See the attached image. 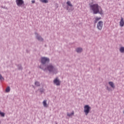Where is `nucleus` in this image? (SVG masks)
Segmentation results:
<instances>
[{
    "instance_id": "nucleus-16",
    "label": "nucleus",
    "mask_w": 124,
    "mask_h": 124,
    "mask_svg": "<svg viewBox=\"0 0 124 124\" xmlns=\"http://www.w3.org/2000/svg\"><path fill=\"white\" fill-rule=\"evenodd\" d=\"M120 51L121 53H124V47H121L120 49Z\"/></svg>"
},
{
    "instance_id": "nucleus-19",
    "label": "nucleus",
    "mask_w": 124,
    "mask_h": 124,
    "mask_svg": "<svg viewBox=\"0 0 124 124\" xmlns=\"http://www.w3.org/2000/svg\"><path fill=\"white\" fill-rule=\"evenodd\" d=\"M0 115H1V117H4L5 114H4V113H3V112H1L0 111Z\"/></svg>"
},
{
    "instance_id": "nucleus-6",
    "label": "nucleus",
    "mask_w": 124,
    "mask_h": 124,
    "mask_svg": "<svg viewBox=\"0 0 124 124\" xmlns=\"http://www.w3.org/2000/svg\"><path fill=\"white\" fill-rule=\"evenodd\" d=\"M103 26V22L100 21L97 24V28L98 30H102Z\"/></svg>"
},
{
    "instance_id": "nucleus-11",
    "label": "nucleus",
    "mask_w": 124,
    "mask_h": 124,
    "mask_svg": "<svg viewBox=\"0 0 124 124\" xmlns=\"http://www.w3.org/2000/svg\"><path fill=\"white\" fill-rule=\"evenodd\" d=\"M108 84L109 85H110L111 88H113V89H115V85H114V83H113V82H109Z\"/></svg>"
},
{
    "instance_id": "nucleus-15",
    "label": "nucleus",
    "mask_w": 124,
    "mask_h": 124,
    "mask_svg": "<svg viewBox=\"0 0 124 124\" xmlns=\"http://www.w3.org/2000/svg\"><path fill=\"white\" fill-rule=\"evenodd\" d=\"M41 1L43 3H48V0H41Z\"/></svg>"
},
{
    "instance_id": "nucleus-14",
    "label": "nucleus",
    "mask_w": 124,
    "mask_h": 124,
    "mask_svg": "<svg viewBox=\"0 0 124 124\" xmlns=\"http://www.w3.org/2000/svg\"><path fill=\"white\" fill-rule=\"evenodd\" d=\"M6 93H9L10 92V87L8 86L5 90Z\"/></svg>"
},
{
    "instance_id": "nucleus-9",
    "label": "nucleus",
    "mask_w": 124,
    "mask_h": 124,
    "mask_svg": "<svg viewBox=\"0 0 124 124\" xmlns=\"http://www.w3.org/2000/svg\"><path fill=\"white\" fill-rule=\"evenodd\" d=\"M37 37V39H38V40H40V41H43V39L41 38L40 36H38V34L37 33H35Z\"/></svg>"
},
{
    "instance_id": "nucleus-18",
    "label": "nucleus",
    "mask_w": 124,
    "mask_h": 124,
    "mask_svg": "<svg viewBox=\"0 0 124 124\" xmlns=\"http://www.w3.org/2000/svg\"><path fill=\"white\" fill-rule=\"evenodd\" d=\"M72 115H74V112L73 111L71 113H67V116L69 117H70L71 116H72Z\"/></svg>"
},
{
    "instance_id": "nucleus-2",
    "label": "nucleus",
    "mask_w": 124,
    "mask_h": 124,
    "mask_svg": "<svg viewBox=\"0 0 124 124\" xmlns=\"http://www.w3.org/2000/svg\"><path fill=\"white\" fill-rule=\"evenodd\" d=\"M44 70H48L49 72H53L54 73H56L57 72V69L54 67L53 65L50 64L47 66V67L44 69Z\"/></svg>"
},
{
    "instance_id": "nucleus-22",
    "label": "nucleus",
    "mask_w": 124,
    "mask_h": 124,
    "mask_svg": "<svg viewBox=\"0 0 124 124\" xmlns=\"http://www.w3.org/2000/svg\"><path fill=\"white\" fill-rule=\"evenodd\" d=\"M31 2H32V3H35V0H32Z\"/></svg>"
},
{
    "instance_id": "nucleus-5",
    "label": "nucleus",
    "mask_w": 124,
    "mask_h": 124,
    "mask_svg": "<svg viewBox=\"0 0 124 124\" xmlns=\"http://www.w3.org/2000/svg\"><path fill=\"white\" fill-rule=\"evenodd\" d=\"M16 2L19 7L22 6L24 3V0H16Z\"/></svg>"
},
{
    "instance_id": "nucleus-21",
    "label": "nucleus",
    "mask_w": 124,
    "mask_h": 124,
    "mask_svg": "<svg viewBox=\"0 0 124 124\" xmlns=\"http://www.w3.org/2000/svg\"><path fill=\"white\" fill-rule=\"evenodd\" d=\"M0 80H4V78L1 76V75L0 74Z\"/></svg>"
},
{
    "instance_id": "nucleus-13",
    "label": "nucleus",
    "mask_w": 124,
    "mask_h": 124,
    "mask_svg": "<svg viewBox=\"0 0 124 124\" xmlns=\"http://www.w3.org/2000/svg\"><path fill=\"white\" fill-rule=\"evenodd\" d=\"M66 4H67V5H68V6H70L71 7H72V6H73V5H72L71 2H70V1H67Z\"/></svg>"
},
{
    "instance_id": "nucleus-7",
    "label": "nucleus",
    "mask_w": 124,
    "mask_h": 124,
    "mask_svg": "<svg viewBox=\"0 0 124 124\" xmlns=\"http://www.w3.org/2000/svg\"><path fill=\"white\" fill-rule=\"evenodd\" d=\"M54 83L55 84L56 86H60V85H61V82L60 80L58 79V78L54 80Z\"/></svg>"
},
{
    "instance_id": "nucleus-12",
    "label": "nucleus",
    "mask_w": 124,
    "mask_h": 124,
    "mask_svg": "<svg viewBox=\"0 0 124 124\" xmlns=\"http://www.w3.org/2000/svg\"><path fill=\"white\" fill-rule=\"evenodd\" d=\"M76 51H77V53H81V52H82V51H83V50L81 48H78L76 49Z\"/></svg>"
},
{
    "instance_id": "nucleus-4",
    "label": "nucleus",
    "mask_w": 124,
    "mask_h": 124,
    "mask_svg": "<svg viewBox=\"0 0 124 124\" xmlns=\"http://www.w3.org/2000/svg\"><path fill=\"white\" fill-rule=\"evenodd\" d=\"M50 62V60L48 58L46 57H42L41 58V62L43 64H45L46 62Z\"/></svg>"
},
{
    "instance_id": "nucleus-20",
    "label": "nucleus",
    "mask_w": 124,
    "mask_h": 124,
    "mask_svg": "<svg viewBox=\"0 0 124 124\" xmlns=\"http://www.w3.org/2000/svg\"><path fill=\"white\" fill-rule=\"evenodd\" d=\"M35 85L36 86H40V84H39V82L36 81V82H35Z\"/></svg>"
},
{
    "instance_id": "nucleus-3",
    "label": "nucleus",
    "mask_w": 124,
    "mask_h": 124,
    "mask_svg": "<svg viewBox=\"0 0 124 124\" xmlns=\"http://www.w3.org/2000/svg\"><path fill=\"white\" fill-rule=\"evenodd\" d=\"M90 111H91V108L89 105H85L84 106V112L86 116H88V114L90 113Z\"/></svg>"
},
{
    "instance_id": "nucleus-1",
    "label": "nucleus",
    "mask_w": 124,
    "mask_h": 124,
    "mask_svg": "<svg viewBox=\"0 0 124 124\" xmlns=\"http://www.w3.org/2000/svg\"><path fill=\"white\" fill-rule=\"evenodd\" d=\"M90 7L91 10H92L93 14H101V15H103V11H102V9L101 7L98 5V4H90Z\"/></svg>"
},
{
    "instance_id": "nucleus-17",
    "label": "nucleus",
    "mask_w": 124,
    "mask_h": 124,
    "mask_svg": "<svg viewBox=\"0 0 124 124\" xmlns=\"http://www.w3.org/2000/svg\"><path fill=\"white\" fill-rule=\"evenodd\" d=\"M101 19V17H96L95 23H96L97 21H99Z\"/></svg>"
},
{
    "instance_id": "nucleus-10",
    "label": "nucleus",
    "mask_w": 124,
    "mask_h": 124,
    "mask_svg": "<svg viewBox=\"0 0 124 124\" xmlns=\"http://www.w3.org/2000/svg\"><path fill=\"white\" fill-rule=\"evenodd\" d=\"M43 106H44V107H46V108L48 107V105H47V101L44 100L43 102Z\"/></svg>"
},
{
    "instance_id": "nucleus-8",
    "label": "nucleus",
    "mask_w": 124,
    "mask_h": 124,
    "mask_svg": "<svg viewBox=\"0 0 124 124\" xmlns=\"http://www.w3.org/2000/svg\"><path fill=\"white\" fill-rule=\"evenodd\" d=\"M120 27H124V18L123 17H121V19L120 22Z\"/></svg>"
}]
</instances>
